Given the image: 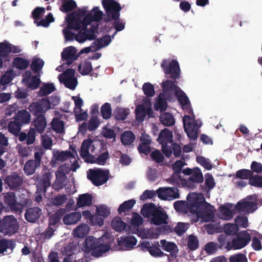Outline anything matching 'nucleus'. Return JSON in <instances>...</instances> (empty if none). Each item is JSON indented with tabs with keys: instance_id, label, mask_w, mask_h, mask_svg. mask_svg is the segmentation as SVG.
I'll return each mask as SVG.
<instances>
[{
	"instance_id": "1",
	"label": "nucleus",
	"mask_w": 262,
	"mask_h": 262,
	"mask_svg": "<svg viewBox=\"0 0 262 262\" xmlns=\"http://www.w3.org/2000/svg\"><path fill=\"white\" fill-rule=\"evenodd\" d=\"M161 67L166 75L168 78L174 80H166L162 82V88L166 99L169 101L173 100L174 96L176 95V92L180 91L181 89L177 85V79L180 77V69L178 61L172 59L169 62V59L163 60Z\"/></svg>"
},
{
	"instance_id": "2",
	"label": "nucleus",
	"mask_w": 262,
	"mask_h": 262,
	"mask_svg": "<svg viewBox=\"0 0 262 262\" xmlns=\"http://www.w3.org/2000/svg\"><path fill=\"white\" fill-rule=\"evenodd\" d=\"M187 207L189 212L195 214L198 218L208 222L214 217L212 206L207 203L203 196H200L196 193H189L187 196Z\"/></svg>"
},
{
	"instance_id": "3",
	"label": "nucleus",
	"mask_w": 262,
	"mask_h": 262,
	"mask_svg": "<svg viewBox=\"0 0 262 262\" xmlns=\"http://www.w3.org/2000/svg\"><path fill=\"white\" fill-rule=\"evenodd\" d=\"M102 4L107 14L106 21L108 22L111 20H114L113 26L116 31L112 35L114 38L117 32L122 31L125 28V23L123 20L119 18L121 7L118 2L114 0H103Z\"/></svg>"
},
{
	"instance_id": "4",
	"label": "nucleus",
	"mask_w": 262,
	"mask_h": 262,
	"mask_svg": "<svg viewBox=\"0 0 262 262\" xmlns=\"http://www.w3.org/2000/svg\"><path fill=\"white\" fill-rule=\"evenodd\" d=\"M110 249L109 245L101 244L96 238L89 236L85 239L83 250L85 253L91 252V255L94 257H99L109 251Z\"/></svg>"
},
{
	"instance_id": "5",
	"label": "nucleus",
	"mask_w": 262,
	"mask_h": 262,
	"mask_svg": "<svg viewBox=\"0 0 262 262\" xmlns=\"http://www.w3.org/2000/svg\"><path fill=\"white\" fill-rule=\"evenodd\" d=\"M19 227L18 222L13 215H7L1 220L0 231L5 235L11 236L18 232Z\"/></svg>"
},
{
	"instance_id": "6",
	"label": "nucleus",
	"mask_w": 262,
	"mask_h": 262,
	"mask_svg": "<svg viewBox=\"0 0 262 262\" xmlns=\"http://www.w3.org/2000/svg\"><path fill=\"white\" fill-rule=\"evenodd\" d=\"M183 126L185 132L190 140H195L198 137V130L200 125L198 121L194 119V116L192 117L184 115L183 118Z\"/></svg>"
},
{
	"instance_id": "7",
	"label": "nucleus",
	"mask_w": 262,
	"mask_h": 262,
	"mask_svg": "<svg viewBox=\"0 0 262 262\" xmlns=\"http://www.w3.org/2000/svg\"><path fill=\"white\" fill-rule=\"evenodd\" d=\"M87 178L96 186L102 185L108 180V172L101 169H90Z\"/></svg>"
},
{
	"instance_id": "8",
	"label": "nucleus",
	"mask_w": 262,
	"mask_h": 262,
	"mask_svg": "<svg viewBox=\"0 0 262 262\" xmlns=\"http://www.w3.org/2000/svg\"><path fill=\"white\" fill-rule=\"evenodd\" d=\"M28 109L34 116H45L46 112L50 109V106L47 100L42 98L31 103L29 105Z\"/></svg>"
},
{
	"instance_id": "9",
	"label": "nucleus",
	"mask_w": 262,
	"mask_h": 262,
	"mask_svg": "<svg viewBox=\"0 0 262 262\" xmlns=\"http://www.w3.org/2000/svg\"><path fill=\"white\" fill-rule=\"evenodd\" d=\"M52 172L49 170L43 173L41 177L37 176L36 180L37 192L45 194L47 189L51 186Z\"/></svg>"
},
{
	"instance_id": "10",
	"label": "nucleus",
	"mask_w": 262,
	"mask_h": 262,
	"mask_svg": "<svg viewBox=\"0 0 262 262\" xmlns=\"http://www.w3.org/2000/svg\"><path fill=\"white\" fill-rule=\"evenodd\" d=\"M203 180V176L201 169L198 167H195L192 174L188 179L183 180V185L193 189L198 184L202 183Z\"/></svg>"
},
{
	"instance_id": "11",
	"label": "nucleus",
	"mask_w": 262,
	"mask_h": 262,
	"mask_svg": "<svg viewBox=\"0 0 262 262\" xmlns=\"http://www.w3.org/2000/svg\"><path fill=\"white\" fill-rule=\"evenodd\" d=\"M156 192L158 198L162 200L171 201L180 198L179 189L176 187L159 188Z\"/></svg>"
},
{
	"instance_id": "12",
	"label": "nucleus",
	"mask_w": 262,
	"mask_h": 262,
	"mask_svg": "<svg viewBox=\"0 0 262 262\" xmlns=\"http://www.w3.org/2000/svg\"><path fill=\"white\" fill-rule=\"evenodd\" d=\"M250 234L247 231H243L237 235V237L232 239L233 249H241L245 247L251 241Z\"/></svg>"
},
{
	"instance_id": "13",
	"label": "nucleus",
	"mask_w": 262,
	"mask_h": 262,
	"mask_svg": "<svg viewBox=\"0 0 262 262\" xmlns=\"http://www.w3.org/2000/svg\"><path fill=\"white\" fill-rule=\"evenodd\" d=\"M235 207L238 212L249 214L254 212L257 209V204L255 202L248 201L246 199H244L238 202Z\"/></svg>"
},
{
	"instance_id": "14",
	"label": "nucleus",
	"mask_w": 262,
	"mask_h": 262,
	"mask_svg": "<svg viewBox=\"0 0 262 262\" xmlns=\"http://www.w3.org/2000/svg\"><path fill=\"white\" fill-rule=\"evenodd\" d=\"M23 183V179L16 172H12L11 174L8 175L4 179L5 184L10 188V189H14L19 187Z\"/></svg>"
},
{
	"instance_id": "15",
	"label": "nucleus",
	"mask_w": 262,
	"mask_h": 262,
	"mask_svg": "<svg viewBox=\"0 0 262 262\" xmlns=\"http://www.w3.org/2000/svg\"><path fill=\"white\" fill-rule=\"evenodd\" d=\"M42 214L41 209L38 207H32L26 210L25 219L29 223H35Z\"/></svg>"
},
{
	"instance_id": "16",
	"label": "nucleus",
	"mask_w": 262,
	"mask_h": 262,
	"mask_svg": "<svg viewBox=\"0 0 262 262\" xmlns=\"http://www.w3.org/2000/svg\"><path fill=\"white\" fill-rule=\"evenodd\" d=\"M4 202L7 204L10 208L16 212L20 211L21 210L20 205L16 201L15 194L14 192H9L4 195Z\"/></svg>"
},
{
	"instance_id": "17",
	"label": "nucleus",
	"mask_w": 262,
	"mask_h": 262,
	"mask_svg": "<svg viewBox=\"0 0 262 262\" xmlns=\"http://www.w3.org/2000/svg\"><path fill=\"white\" fill-rule=\"evenodd\" d=\"M168 215L166 213L159 208L156 211L152 216L151 223L155 225H160L167 223Z\"/></svg>"
},
{
	"instance_id": "18",
	"label": "nucleus",
	"mask_w": 262,
	"mask_h": 262,
	"mask_svg": "<svg viewBox=\"0 0 262 262\" xmlns=\"http://www.w3.org/2000/svg\"><path fill=\"white\" fill-rule=\"evenodd\" d=\"M103 13L101 11L99 10L98 7H94L92 12L86 14L84 17V21L86 22L90 25L93 21H99L102 17Z\"/></svg>"
},
{
	"instance_id": "19",
	"label": "nucleus",
	"mask_w": 262,
	"mask_h": 262,
	"mask_svg": "<svg viewBox=\"0 0 262 262\" xmlns=\"http://www.w3.org/2000/svg\"><path fill=\"white\" fill-rule=\"evenodd\" d=\"M76 50L75 47L73 46L67 47L61 54L62 58L66 60L67 64L70 66L76 59Z\"/></svg>"
},
{
	"instance_id": "20",
	"label": "nucleus",
	"mask_w": 262,
	"mask_h": 262,
	"mask_svg": "<svg viewBox=\"0 0 262 262\" xmlns=\"http://www.w3.org/2000/svg\"><path fill=\"white\" fill-rule=\"evenodd\" d=\"M174 96L177 97L178 100L182 106H187V112L188 114H193L192 108L191 107L189 99L183 91L181 90L178 91V92L177 91L176 95Z\"/></svg>"
},
{
	"instance_id": "21",
	"label": "nucleus",
	"mask_w": 262,
	"mask_h": 262,
	"mask_svg": "<svg viewBox=\"0 0 262 262\" xmlns=\"http://www.w3.org/2000/svg\"><path fill=\"white\" fill-rule=\"evenodd\" d=\"M88 25L89 24L84 21V18L81 20L80 18L72 17L70 18V20L68 24V27L69 29L75 30H82L86 29Z\"/></svg>"
},
{
	"instance_id": "22",
	"label": "nucleus",
	"mask_w": 262,
	"mask_h": 262,
	"mask_svg": "<svg viewBox=\"0 0 262 262\" xmlns=\"http://www.w3.org/2000/svg\"><path fill=\"white\" fill-rule=\"evenodd\" d=\"M160 243L164 250L170 252V255L172 257L176 258L179 250L175 243L168 242L165 239L161 240Z\"/></svg>"
},
{
	"instance_id": "23",
	"label": "nucleus",
	"mask_w": 262,
	"mask_h": 262,
	"mask_svg": "<svg viewBox=\"0 0 262 262\" xmlns=\"http://www.w3.org/2000/svg\"><path fill=\"white\" fill-rule=\"evenodd\" d=\"M76 249L77 246L73 243H70L64 247L62 252L64 255H66V257L64 258L63 262H71L74 258H75L74 252Z\"/></svg>"
},
{
	"instance_id": "24",
	"label": "nucleus",
	"mask_w": 262,
	"mask_h": 262,
	"mask_svg": "<svg viewBox=\"0 0 262 262\" xmlns=\"http://www.w3.org/2000/svg\"><path fill=\"white\" fill-rule=\"evenodd\" d=\"M67 177L62 172H56V180L53 184V188L57 191L62 189L65 186Z\"/></svg>"
},
{
	"instance_id": "25",
	"label": "nucleus",
	"mask_w": 262,
	"mask_h": 262,
	"mask_svg": "<svg viewBox=\"0 0 262 262\" xmlns=\"http://www.w3.org/2000/svg\"><path fill=\"white\" fill-rule=\"evenodd\" d=\"M18 140L20 142L26 140L27 145L33 144L35 140V130L33 128H31L28 132V134L24 132H19L18 135Z\"/></svg>"
},
{
	"instance_id": "26",
	"label": "nucleus",
	"mask_w": 262,
	"mask_h": 262,
	"mask_svg": "<svg viewBox=\"0 0 262 262\" xmlns=\"http://www.w3.org/2000/svg\"><path fill=\"white\" fill-rule=\"evenodd\" d=\"M173 135L171 131L167 128L162 130L158 138V142L161 144L172 143L173 142Z\"/></svg>"
},
{
	"instance_id": "27",
	"label": "nucleus",
	"mask_w": 262,
	"mask_h": 262,
	"mask_svg": "<svg viewBox=\"0 0 262 262\" xmlns=\"http://www.w3.org/2000/svg\"><path fill=\"white\" fill-rule=\"evenodd\" d=\"M137 242L136 238L134 236L126 237L120 240L118 239V245L125 249L133 248L136 245Z\"/></svg>"
},
{
	"instance_id": "28",
	"label": "nucleus",
	"mask_w": 262,
	"mask_h": 262,
	"mask_svg": "<svg viewBox=\"0 0 262 262\" xmlns=\"http://www.w3.org/2000/svg\"><path fill=\"white\" fill-rule=\"evenodd\" d=\"M16 120L20 123L23 126L28 124L30 121V113L25 110L19 111L13 117Z\"/></svg>"
},
{
	"instance_id": "29",
	"label": "nucleus",
	"mask_w": 262,
	"mask_h": 262,
	"mask_svg": "<svg viewBox=\"0 0 262 262\" xmlns=\"http://www.w3.org/2000/svg\"><path fill=\"white\" fill-rule=\"evenodd\" d=\"M81 218V214L78 212H73L64 216L63 222L66 225L76 224Z\"/></svg>"
},
{
	"instance_id": "30",
	"label": "nucleus",
	"mask_w": 262,
	"mask_h": 262,
	"mask_svg": "<svg viewBox=\"0 0 262 262\" xmlns=\"http://www.w3.org/2000/svg\"><path fill=\"white\" fill-rule=\"evenodd\" d=\"M92 196L90 193H84L80 194L77 201L76 206L78 208L84 206H89L92 204Z\"/></svg>"
},
{
	"instance_id": "31",
	"label": "nucleus",
	"mask_w": 262,
	"mask_h": 262,
	"mask_svg": "<svg viewBox=\"0 0 262 262\" xmlns=\"http://www.w3.org/2000/svg\"><path fill=\"white\" fill-rule=\"evenodd\" d=\"M23 125L12 118L8 124V131L15 136H17L21 129Z\"/></svg>"
},
{
	"instance_id": "32",
	"label": "nucleus",
	"mask_w": 262,
	"mask_h": 262,
	"mask_svg": "<svg viewBox=\"0 0 262 262\" xmlns=\"http://www.w3.org/2000/svg\"><path fill=\"white\" fill-rule=\"evenodd\" d=\"M111 42V36L109 35H106L101 38L97 39L93 43L95 45L94 47H95L94 51H97L103 47L107 46Z\"/></svg>"
},
{
	"instance_id": "33",
	"label": "nucleus",
	"mask_w": 262,
	"mask_h": 262,
	"mask_svg": "<svg viewBox=\"0 0 262 262\" xmlns=\"http://www.w3.org/2000/svg\"><path fill=\"white\" fill-rule=\"evenodd\" d=\"M15 247V244L12 240L5 238L0 239V254L4 253L5 251H7V249L11 250L9 252V253H11Z\"/></svg>"
},
{
	"instance_id": "34",
	"label": "nucleus",
	"mask_w": 262,
	"mask_h": 262,
	"mask_svg": "<svg viewBox=\"0 0 262 262\" xmlns=\"http://www.w3.org/2000/svg\"><path fill=\"white\" fill-rule=\"evenodd\" d=\"M34 125L37 133H42L47 126V121L45 116H38L34 121Z\"/></svg>"
},
{
	"instance_id": "35",
	"label": "nucleus",
	"mask_w": 262,
	"mask_h": 262,
	"mask_svg": "<svg viewBox=\"0 0 262 262\" xmlns=\"http://www.w3.org/2000/svg\"><path fill=\"white\" fill-rule=\"evenodd\" d=\"M66 210L64 209H60L52 214L49 218V225L55 227L59 224Z\"/></svg>"
},
{
	"instance_id": "36",
	"label": "nucleus",
	"mask_w": 262,
	"mask_h": 262,
	"mask_svg": "<svg viewBox=\"0 0 262 262\" xmlns=\"http://www.w3.org/2000/svg\"><path fill=\"white\" fill-rule=\"evenodd\" d=\"M13 64L17 69L24 70L28 68L30 64L29 61L25 58L16 57L14 58Z\"/></svg>"
},
{
	"instance_id": "37",
	"label": "nucleus",
	"mask_w": 262,
	"mask_h": 262,
	"mask_svg": "<svg viewBox=\"0 0 262 262\" xmlns=\"http://www.w3.org/2000/svg\"><path fill=\"white\" fill-rule=\"evenodd\" d=\"M158 208L152 203L145 204L141 209V213L145 217L152 216Z\"/></svg>"
},
{
	"instance_id": "38",
	"label": "nucleus",
	"mask_w": 262,
	"mask_h": 262,
	"mask_svg": "<svg viewBox=\"0 0 262 262\" xmlns=\"http://www.w3.org/2000/svg\"><path fill=\"white\" fill-rule=\"evenodd\" d=\"M161 123L164 126H170L175 123V119L173 116L169 113H163L160 116Z\"/></svg>"
},
{
	"instance_id": "39",
	"label": "nucleus",
	"mask_w": 262,
	"mask_h": 262,
	"mask_svg": "<svg viewBox=\"0 0 262 262\" xmlns=\"http://www.w3.org/2000/svg\"><path fill=\"white\" fill-rule=\"evenodd\" d=\"M136 137L133 132L125 131L121 135V141L124 145H129L135 140Z\"/></svg>"
},
{
	"instance_id": "40",
	"label": "nucleus",
	"mask_w": 262,
	"mask_h": 262,
	"mask_svg": "<svg viewBox=\"0 0 262 262\" xmlns=\"http://www.w3.org/2000/svg\"><path fill=\"white\" fill-rule=\"evenodd\" d=\"M111 225L113 229L118 232L124 231L126 228L125 223L119 216H116L113 219Z\"/></svg>"
},
{
	"instance_id": "41",
	"label": "nucleus",
	"mask_w": 262,
	"mask_h": 262,
	"mask_svg": "<svg viewBox=\"0 0 262 262\" xmlns=\"http://www.w3.org/2000/svg\"><path fill=\"white\" fill-rule=\"evenodd\" d=\"M219 216L225 220H230L233 217L232 211L225 206L222 205L219 209Z\"/></svg>"
},
{
	"instance_id": "42",
	"label": "nucleus",
	"mask_w": 262,
	"mask_h": 262,
	"mask_svg": "<svg viewBox=\"0 0 262 262\" xmlns=\"http://www.w3.org/2000/svg\"><path fill=\"white\" fill-rule=\"evenodd\" d=\"M135 204L136 200L134 199L124 202L119 206L118 209L119 214H121L122 212H125L126 211L130 210Z\"/></svg>"
},
{
	"instance_id": "43",
	"label": "nucleus",
	"mask_w": 262,
	"mask_h": 262,
	"mask_svg": "<svg viewBox=\"0 0 262 262\" xmlns=\"http://www.w3.org/2000/svg\"><path fill=\"white\" fill-rule=\"evenodd\" d=\"M129 113V109L118 107L115 110L114 115L116 120H124L126 118Z\"/></svg>"
},
{
	"instance_id": "44",
	"label": "nucleus",
	"mask_w": 262,
	"mask_h": 262,
	"mask_svg": "<svg viewBox=\"0 0 262 262\" xmlns=\"http://www.w3.org/2000/svg\"><path fill=\"white\" fill-rule=\"evenodd\" d=\"M92 71V64L89 60H85L82 64L78 65V71L82 75H89Z\"/></svg>"
},
{
	"instance_id": "45",
	"label": "nucleus",
	"mask_w": 262,
	"mask_h": 262,
	"mask_svg": "<svg viewBox=\"0 0 262 262\" xmlns=\"http://www.w3.org/2000/svg\"><path fill=\"white\" fill-rule=\"evenodd\" d=\"M39 167L38 165H36L35 163L33 161V160H28L25 164L24 170L25 173L27 175H32L35 173V170L37 168Z\"/></svg>"
},
{
	"instance_id": "46",
	"label": "nucleus",
	"mask_w": 262,
	"mask_h": 262,
	"mask_svg": "<svg viewBox=\"0 0 262 262\" xmlns=\"http://www.w3.org/2000/svg\"><path fill=\"white\" fill-rule=\"evenodd\" d=\"M53 129L57 133H62L64 131V122L59 119L53 118L51 122Z\"/></svg>"
},
{
	"instance_id": "47",
	"label": "nucleus",
	"mask_w": 262,
	"mask_h": 262,
	"mask_svg": "<svg viewBox=\"0 0 262 262\" xmlns=\"http://www.w3.org/2000/svg\"><path fill=\"white\" fill-rule=\"evenodd\" d=\"M55 90L53 83H47L43 85L38 91V95L40 96H46L51 94Z\"/></svg>"
},
{
	"instance_id": "48",
	"label": "nucleus",
	"mask_w": 262,
	"mask_h": 262,
	"mask_svg": "<svg viewBox=\"0 0 262 262\" xmlns=\"http://www.w3.org/2000/svg\"><path fill=\"white\" fill-rule=\"evenodd\" d=\"M253 173L252 171L249 169H242L236 171L234 179H239L242 180H249Z\"/></svg>"
},
{
	"instance_id": "49",
	"label": "nucleus",
	"mask_w": 262,
	"mask_h": 262,
	"mask_svg": "<svg viewBox=\"0 0 262 262\" xmlns=\"http://www.w3.org/2000/svg\"><path fill=\"white\" fill-rule=\"evenodd\" d=\"M187 246L191 251L196 250L199 246V242L198 237L193 234L189 235L188 237Z\"/></svg>"
},
{
	"instance_id": "50",
	"label": "nucleus",
	"mask_w": 262,
	"mask_h": 262,
	"mask_svg": "<svg viewBox=\"0 0 262 262\" xmlns=\"http://www.w3.org/2000/svg\"><path fill=\"white\" fill-rule=\"evenodd\" d=\"M44 61L40 58H34L31 64V69L34 73H37L41 70L44 65Z\"/></svg>"
},
{
	"instance_id": "51",
	"label": "nucleus",
	"mask_w": 262,
	"mask_h": 262,
	"mask_svg": "<svg viewBox=\"0 0 262 262\" xmlns=\"http://www.w3.org/2000/svg\"><path fill=\"white\" fill-rule=\"evenodd\" d=\"M10 53V43L6 41L0 42V57H7Z\"/></svg>"
},
{
	"instance_id": "52",
	"label": "nucleus",
	"mask_w": 262,
	"mask_h": 262,
	"mask_svg": "<svg viewBox=\"0 0 262 262\" xmlns=\"http://www.w3.org/2000/svg\"><path fill=\"white\" fill-rule=\"evenodd\" d=\"M101 114L104 119L107 120L111 117L112 108L110 103L106 102L102 105Z\"/></svg>"
},
{
	"instance_id": "53",
	"label": "nucleus",
	"mask_w": 262,
	"mask_h": 262,
	"mask_svg": "<svg viewBox=\"0 0 262 262\" xmlns=\"http://www.w3.org/2000/svg\"><path fill=\"white\" fill-rule=\"evenodd\" d=\"M59 80L63 83L66 88L72 90H74L77 84L76 78H59Z\"/></svg>"
},
{
	"instance_id": "54",
	"label": "nucleus",
	"mask_w": 262,
	"mask_h": 262,
	"mask_svg": "<svg viewBox=\"0 0 262 262\" xmlns=\"http://www.w3.org/2000/svg\"><path fill=\"white\" fill-rule=\"evenodd\" d=\"M55 20V18L52 14V13H49L48 15L45 17V18L41 19L39 21L36 22V24L37 26H42L43 27H48L50 24L54 22Z\"/></svg>"
},
{
	"instance_id": "55",
	"label": "nucleus",
	"mask_w": 262,
	"mask_h": 262,
	"mask_svg": "<svg viewBox=\"0 0 262 262\" xmlns=\"http://www.w3.org/2000/svg\"><path fill=\"white\" fill-rule=\"evenodd\" d=\"M249 184L252 186L262 188V176L252 174L249 179Z\"/></svg>"
},
{
	"instance_id": "56",
	"label": "nucleus",
	"mask_w": 262,
	"mask_h": 262,
	"mask_svg": "<svg viewBox=\"0 0 262 262\" xmlns=\"http://www.w3.org/2000/svg\"><path fill=\"white\" fill-rule=\"evenodd\" d=\"M100 124V122L97 116H92L89 121L88 129L90 132L96 130Z\"/></svg>"
},
{
	"instance_id": "57",
	"label": "nucleus",
	"mask_w": 262,
	"mask_h": 262,
	"mask_svg": "<svg viewBox=\"0 0 262 262\" xmlns=\"http://www.w3.org/2000/svg\"><path fill=\"white\" fill-rule=\"evenodd\" d=\"M144 94L147 97H152L155 94L154 85L150 83H145L142 87Z\"/></svg>"
},
{
	"instance_id": "58",
	"label": "nucleus",
	"mask_w": 262,
	"mask_h": 262,
	"mask_svg": "<svg viewBox=\"0 0 262 262\" xmlns=\"http://www.w3.org/2000/svg\"><path fill=\"white\" fill-rule=\"evenodd\" d=\"M167 106L166 100L165 98L159 96V99L155 105V110L157 111L160 110L161 112H163L166 111Z\"/></svg>"
},
{
	"instance_id": "59",
	"label": "nucleus",
	"mask_w": 262,
	"mask_h": 262,
	"mask_svg": "<svg viewBox=\"0 0 262 262\" xmlns=\"http://www.w3.org/2000/svg\"><path fill=\"white\" fill-rule=\"evenodd\" d=\"M136 118L139 121H143L146 116V111L142 105H138L135 110Z\"/></svg>"
},
{
	"instance_id": "60",
	"label": "nucleus",
	"mask_w": 262,
	"mask_h": 262,
	"mask_svg": "<svg viewBox=\"0 0 262 262\" xmlns=\"http://www.w3.org/2000/svg\"><path fill=\"white\" fill-rule=\"evenodd\" d=\"M196 161L201 166H203L205 169L209 170L212 168L211 163L208 159H206L205 157L199 156L196 157Z\"/></svg>"
},
{
	"instance_id": "61",
	"label": "nucleus",
	"mask_w": 262,
	"mask_h": 262,
	"mask_svg": "<svg viewBox=\"0 0 262 262\" xmlns=\"http://www.w3.org/2000/svg\"><path fill=\"white\" fill-rule=\"evenodd\" d=\"M224 231L227 235H233L238 231V227L236 224H227L224 227Z\"/></svg>"
},
{
	"instance_id": "62",
	"label": "nucleus",
	"mask_w": 262,
	"mask_h": 262,
	"mask_svg": "<svg viewBox=\"0 0 262 262\" xmlns=\"http://www.w3.org/2000/svg\"><path fill=\"white\" fill-rule=\"evenodd\" d=\"M45 12V9L43 7H37L33 10L32 16L35 20V23H36V20L40 19Z\"/></svg>"
},
{
	"instance_id": "63",
	"label": "nucleus",
	"mask_w": 262,
	"mask_h": 262,
	"mask_svg": "<svg viewBox=\"0 0 262 262\" xmlns=\"http://www.w3.org/2000/svg\"><path fill=\"white\" fill-rule=\"evenodd\" d=\"M188 229L187 224L184 223H178L174 228V232L179 236L182 235Z\"/></svg>"
},
{
	"instance_id": "64",
	"label": "nucleus",
	"mask_w": 262,
	"mask_h": 262,
	"mask_svg": "<svg viewBox=\"0 0 262 262\" xmlns=\"http://www.w3.org/2000/svg\"><path fill=\"white\" fill-rule=\"evenodd\" d=\"M230 262H248L245 255L242 253H237L232 255L229 257Z\"/></svg>"
}]
</instances>
